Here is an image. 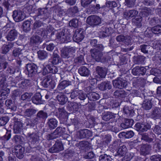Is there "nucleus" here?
Masks as SVG:
<instances>
[{"label": "nucleus", "instance_id": "obj_47", "mask_svg": "<svg viewBox=\"0 0 161 161\" xmlns=\"http://www.w3.org/2000/svg\"><path fill=\"white\" fill-rule=\"evenodd\" d=\"M79 92V90H72L70 92H68L66 90H65V94H70V97L71 99H74L76 98L77 97H78Z\"/></svg>", "mask_w": 161, "mask_h": 161}, {"label": "nucleus", "instance_id": "obj_8", "mask_svg": "<svg viewBox=\"0 0 161 161\" xmlns=\"http://www.w3.org/2000/svg\"><path fill=\"white\" fill-rule=\"evenodd\" d=\"M47 117V114L46 112L40 110L37 113L36 117L31 119V123L36 125L38 123H42Z\"/></svg>", "mask_w": 161, "mask_h": 161}, {"label": "nucleus", "instance_id": "obj_11", "mask_svg": "<svg viewBox=\"0 0 161 161\" xmlns=\"http://www.w3.org/2000/svg\"><path fill=\"white\" fill-rule=\"evenodd\" d=\"M42 86L44 88L53 89L55 86V83L53 80L50 76H47L44 77L41 82Z\"/></svg>", "mask_w": 161, "mask_h": 161}, {"label": "nucleus", "instance_id": "obj_27", "mask_svg": "<svg viewBox=\"0 0 161 161\" xmlns=\"http://www.w3.org/2000/svg\"><path fill=\"white\" fill-rule=\"evenodd\" d=\"M42 96L40 92L36 93L32 98V102L35 104H39L42 103Z\"/></svg>", "mask_w": 161, "mask_h": 161}, {"label": "nucleus", "instance_id": "obj_39", "mask_svg": "<svg viewBox=\"0 0 161 161\" xmlns=\"http://www.w3.org/2000/svg\"><path fill=\"white\" fill-rule=\"evenodd\" d=\"M127 148L125 145H123L120 147L117 153V155L119 157L124 156L126 153Z\"/></svg>", "mask_w": 161, "mask_h": 161}, {"label": "nucleus", "instance_id": "obj_15", "mask_svg": "<svg viewBox=\"0 0 161 161\" xmlns=\"http://www.w3.org/2000/svg\"><path fill=\"white\" fill-rule=\"evenodd\" d=\"M13 17L16 22H19L23 20L25 17L24 12L21 10H14L13 12Z\"/></svg>", "mask_w": 161, "mask_h": 161}, {"label": "nucleus", "instance_id": "obj_41", "mask_svg": "<svg viewBox=\"0 0 161 161\" xmlns=\"http://www.w3.org/2000/svg\"><path fill=\"white\" fill-rule=\"evenodd\" d=\"M61 135L60 132L58 131H53L51 134L47 135V139L48 140H51L58 137Z\"/></svg>", "mask_w": 161, "mask_h": 161}, {"label": "nucleus", "instance_id": "obj_23", "mask_svg": "<svg viewBox=\"0 0 161 161\" xmlns=\"http://www.w3.org/2000/svg\"><path fill=\"white\" fill-rule=\"evenodd\" d=\"M113 53H114V51H112L105 53L104 55H103L101 58L100 62H108L109 61H112L113 60V56L114 55Z\"/></svg>", "mask_w": 161, "mask_h": 161}, {"label": "nucleus", "instance_id": "obj_55", "mask_svg": "<svg viewBox=\"0 0 161 161\" xmlns=\"http://www.w3.org/2000/svg\"><path fill=\"white\" fill-rule=\"evenodd\" d=\"M158 70H159L156 68H153L150 69L148 67V69H147V72L150 71V74H148V73H147V75H153L154 76H157L158 75Z\"/></svg>", "mask_w": 161, "mask_h": 161}, {"label": "nucleus", "instance_id": "obj_6", "mask_svg": "<svg viewBox=\"0 0 161 161\" xmlns=\"http://www.w3.org/2000/svg\"><path fill=\"white\" fill-rule=\"evenodd\" d=\"M126 75H127L125 73H124L123 74L120 75L122 77H119L113 81V84L114 86L116 88H118L119 89H122L124 88H126L127 85V81L125 79H123L124 78H125Z\"/></svg>", "mask_w": 161, "mask_h": 161}, {"label": "nucleus", "instance_id": "obj_10", "mask_svg": "<svg viewBox=\"0 0 161 161\" xmlns=\"http://www.w3.org/2000/svg\"><path fill=\"white\" fill-rule=\"evenodd\" d=\"M86 23L91 26L94 27L101 24V19L99 16L92 15L88 16L86 19Z\"/></svg>", "mask_w": 161, "mask_h": 161}, {"label": "nucleus", "instance_id": "obj_36", "mask_svg": "<svg viewBox=\"0 0 161 161\" xmlns=\"http://www.w3.org/2000/svg\"><path fill=\"white\" fill-rule=\"evenodd\" d=\"M13 44L11 42H8V44L3 45L2 47V53L6 54L13 47Z\"/></svg>", "mask_w": 161, "mask_h": 161}, {"label": "nucleus", "instance_id": "obj_5", "mask_svg": "<svg viewBox=\"0 0 161 161\" xmlns=\"http://www.w3.org/2000/svg\"><path fill=\"white\" fill-rule=\"evenodd\" d=\"M37 69L38 67L36 64L29 63L26 65L24 72L28 77L33 78L37 74Z\"/></svg>", "mask_w": 161, "mask_h": 161}, {"label": "nucleus", "instance_id": "obj_9", "mask_svg": "<svg viewBox=\"0 0 161 161\" xmlns=\"http://www.w3.org/2000/svg\"><path fill=\"white\" fill-rule=\"evenodd\" d=\"M55 115L60 121L63 122L66 121L68 118V113L63 107L58 108L56 112Z\"/></svg>", "mask_w": 161, "mask_h": 161}, {"label": "nucleus", "instance_id": "obj_45", "mask_svg": "<svg viewBox=\"0 0 161 161\" xmlns=\"http://www.w3.org/2000/svg\"><path fill=\"white\" fill-rule=\"evenodd\" d=\"M41 37L37 35H33L30 39V43L31 45L36 44L41 42Z\"/></svg>", "mask_w": 161, "mask_h": 161}, {"label": "nucleus", "instance_id": "obj_25", "mask_svg": "<svg viewBox=\"0 0 161 161\" xmlns=\"http://www.w3.org/2000/svg\"><path fill=\"white\" fill-rule=\"evenodd\" d=\"M98 87L100 90L105 91L107 89H111L112 86L110 81H106L101 82L98 85Z\"/></svg>", "mask_w": 161, "mask_h": 161}, {"label": "nucleus", "instance_id": "obj_29", "mask_svg": "<svg viewBox=\"0 0 161 161\" xmlns=\"http://www.w3.org/2000/svg\"><path fill=\"white\" fill-rule=\"evenodd\" d=\"M18 32L15 29L11 30L8 33L6 38L8 41H12L17 37Z\"/></svg>", "mask_w": 161, "mask_h": 161}, {"label": "nucleus", "instance_id": "obj_2", "mask_svg": "<svg viewBox=\"0 0 161 161\" xmlns=\"http://www.w3.org/2000/svg\"><path fill=\"white\" fill-rule=\"evenodd\" d=\"M61 62V58L59 56L57 53H53L52 59H50L49 63L42 70V74L43 75L50 73L53 74H56L58 71L57 67L55 65L58 64Z\"/></svg>", "mask_w": 161, "mask_h": 161}, {"label": "nucleus", "instance_id": "obj_17", "mask_svg": "<svg viewBox=\"0 0 161 161\" xmlns=\"http://www.w3.org/2000/svg\"><path fill=\"white\" fill-rule=\"evenodd\" d=\"M25 124H23L22 122L20 121H15L13 125H10V128L12 127L13 128V131H21L22 130H26L29 125L27 123L26 124L27 127H24V125Z\"/></svg>", "mask_w": 161, "mask_h": 161}, {"label": "nucleus", "instance_id": "obj_12", "mask_svg": "<svg viewBox=\"0 0 161 161\" xmlns=\"http://www.w3.org/2000/svg\"><path fill=\"white\" fill-rule=\"evenodd\" d=\"M75 52V49L73 47H64L61 50V56L64 58H68L73 57Z\"/></svg>", "mask_w": 161, "mask_h": 161}, {"label": "nucleus", "instance_id": "obj_61", "mask_svg": "<svg viewBox=\"0 0 161 161\" xmlns=\"http://www.w3.org/2000/svg\"><path fill=\"white\" fill-rule=\"evenodd\" d=\"M6 78L3 72L0 71V86L3 85L5 82L6 81Z\"/></svg>", "mask_w": 161, "mask_h": 161}, {"label": "nucleus", "instance_id": "obj_35", "mask_svg": "<svg viewBox=\"0 0 161 161\" xmlns=\"http://www.w3.org/2000/svg\"><path fill=\"white\" fill-rule=\"evenodd\" d=\"M151 10L149 8L146 7L142 8L139 14L143 17H147L151 13Z\"/></svg>", "mask_w": 161, "mask_h": 161}, {"label": "nucleus", "instance_id": "obj_59", "mask_svg": "<svg viewBox=\"0 0 161 161\" xmlns=\"http://www.w3.org/2000/svg\"><path fill=\"white\" fill-rule=\"evenodd\" d=\"M78 98L80 100H84L87 97V95L82 90H79Z\"/></svg>", "mask_w": 161, "mask_h": 161}, {"label": "nucleus", "instance_id": "obj_62", "mask_svg": "<svg viewBox=\"0 0 161 161\" xmlns=\"http://www.w3.org/2000/svg\"><path fill=\"white\" fill-rule=\"evenodd\" d=\"M142 107L146 110H148L151 108L152 107V104L150 101H147L142 105Z\"/></svg>", "mask_w": 161, "mask_h": 161}, {"label": "nucleus", "instance_id": "obj_26", "mask_svg": "<svg viewBox=\"0 0 161 161\" xmlns=\"http://www.w3.org/2000/svg\"><path fill=\"white\" fill-rule=\"evenodd\" d=\"M142 17L141 16H136L132 19V24L136 26L137 28H140L142 26Z\"/></svg>", "mask_w": 161, "mask_h": 161}, {"label": "nucleus", "instance_id": "obj_18", "mask_svg": "<svg viewBox=\"0 0 161 161\" xmlns=\"http://www.w3.org/2000/svg\"><path fill=\"white\" fill-rule=\"evenodd\" d=\"M90 52L92 58L97 62H100L101 58L103 55V53L95 49H92Z\"/></svg>", "mask_w": 161, "mask_h": 161}, {"label": "nucleus", "instance_id": "obj_31", "mask_svg": "<svg viewBox=\"0 0 161 161\" xmlns=\"http://www.w3.org/2000/svg\"><path fill=\"white\" fill-rule=\"evenodd\" d=\"M78 72L82 76H88L90 74V71L86 67L82 66L79 69Z\"/></svg>", "mask_w": 161, "mask_h": 161}, {"label": "nucleus", "instance_id": "obj_43", "mask_svg": "<svg viewBox=\"0 0 161 161\" xmlns=\"http://www.w3.org/2000/svg\"><path fill=\"white\" fill-rule=\"evenodd\" d=\"M88 99L91 101H95L100 98L99 95L96 92H92L89 94Z\"/></svg>", "mask_w": 161, "mask_h": 161}, {"label": "nucleus", "instance_id": "obj_24", "mask_svg": "<svg viewBox=\"0 0 161 161\" xmlns=\"http://www.w3.org/2000/svg\"><path fill=\"white\" fill-rule=\"evenodd\" d=\"M123 111L125 115L127 117L133 116L135 113L134 109L128 106H124L123 108Z\"/></svg>", "mask_w": 161, "mask_h": 161}, {"label": "nucleus", "instance_id": "obj_28", "mask_svg": "<svg viewBox=\"0 0 161 161\" xmlns=\"http://www.w3.org/2000/svg\"><path fill=\"white\" fill-rule=\"evenodd\" d=\"M71 84V82L70 81L63 80L59 82L57 86V89L58 90L62 91Z\"/></svg>", "mask_w": 161, "mask_h": 161}, {"label": "nucleus", "instance_id": "obj_46", "mask_svg": "<svg viewBox=\"0 0 161 161\" xmlns=\"http://www.w3.org/2000/svg\"><path fill=\"white\" fill-rule=\"evenodd\" d=\"M10 92V89H7L6 90L0 92V100L2 101L5 100L7 97L8 94Z\"/></svg>", "mask_w": 161, "mask_h": 161}, {"label": "nucleus", "instance_id": "obj_20", "mask_svg": "<svg viewBox=\"0 0 161 161\" xmlns=\"http://www.w3.org/2000/svg\"><path fill=\"white\" fill-rule=\"evenodd\" d=\"M64 92H58L56 96V98L60 104L64 105L68 100V97L65 95Z\"/></svg>", "mask_w": 161, "mask_h": 161}, {"label": "nucleus", "instance_id": "obj_3", "mask_svg": "<svg viewBox=\"0 0 161 161\" xmlns=\"http://www.w3.org/2000/svg\"><path fill=\"white\" fill-rule=\"evenodd\" d=\"M107 72L104 69L101 67L97 66L96 68V71L94 72L92 76L89 78V82L91 85L94 86L97 84V81H101L105 77Z\"/></svg>", "mask_w": 161, "mask_h": 161}, {"label": "nucleus", "instance_id": "obj_54", "mask_svg": "<svg viewBox=\"0 0 161 161\" xmlns=\"http://www.w3.org/2000/svg\"><path fill=\"white\" fill-rule=\"evenodd\" d=\"M94 9L95 11L98 12V11H100V13L101 14H103L105 13L104 11H105V6L103 5L101 7H100V4H97L96 5V6L94 8Z\"/></svg>", "mask_w": 161, "mask_h": 161}, {"label": "nucleus", "instance_id": "obj_50", "mask_svg": "<svg viewBox=\"0 0 161 161\" xmlns=\"http://www.w3.org/2000/svg\"><path fill=\"white\" fill-rule=\"evenodd\" d=\"M151 115L153 118L157 119L160 117L161 113L159 110L157 108H156L152 111Z\"/></svg>", "mask_w": 161, "mask_h": 161}, {"label": "nucleus", "instance_id": "obj_49", "mask_svg": "<svg viewBox=\"0 0 161 161\" xmlns=\"http://www.w3.org/2000/svg\"><path fill=\"white\" fill-rule=\"evenodd\" d=\"M79 12L78 8L77 6H74L71 8L69 10V14L70 15L73 17L77 16Z\"/></svg>", "mask_w": 161, "mask_h": 161}, {"label": "nucleus", "instance_id": "obj_53", "mask_svg": "<svg viewBox=\"0 0 161 161\" xmlns=\"http://www.w3.org/2000/svg\"><path fill=\"white\" fill-rule=\"evenodd\" d=\"M69 24L70 27L77 28L79 26V20L76 19H73L70 21Z\"/></svg>", "mask_w": 161, "mask_h": 161}, {"label": "nucleus", "instance_id": "obj_38", "mask_svg": "<svg viewBox=\"0 0 161 161\" xmlns=\"http://www.w3.org/2000/svg\"><path fill=\"white\" fill-rule=\"evenodd\" d=\"M115 118V116L114 114H113L112 112H107L104 113L102 117V119L103 120L107 121L111 119H114Z\"/></svg>", "mask_w": 161, "mask_h": 161}, {"label": "nucleus", "instance_id": "obj_4", "mask_svg": "<svg viewBox=\"0 0 161 161\" xmlns=\"http://www.w3.org/2000/svg\"><path fill=\"white\" fill-rule=\"evenodd\" d=\"M38 12L37 13L36 15H35L33 17L34 19H36L37 17L39 19L38 20H36L34 24V28L36 29L40 27L42 24L41 21H40V19H42L44 21L47 19L49 16V13L48 11L47 8H40L38 9Z\"/></svg>", "mask_w": 161, "mask_h": 161}, {"label": "nucleus", "instance_id": "obj_32", "mask_svg": "<svg viewBox=\"0 0 161 161\" xmlns=\"http://www.w3.org/2000/svg\"><path fill=\"white\" fill-rule=\"evenodd\" d=\"M133 121V120L126 119H125V123H122L120 124V126L122 128L121 130L126 129L131 127L132 125Z\"/></svg>", "mask_w": 161, "mask_h": 161}, {"label": "nucleus", "instance_id": "obj_51", "mask_svg": "<svg viewBox=\"0 0 161 161\" xmlns=\"http://www.w3.org/2000/svg\"><path fill=\"white\" fill-rule=\"evenodd\" d=\"M112 159L110 156L105 154L101 155L99 158V161H112Z\"/></svg>", "mask_w": 161, "mask_h": 161}, {"label": "nucleus", "instance_id": "obj_58", "mask_svg": "<svg viewBox=\"0 0 161 161\" xmlns=\"http://www.w3.org/2000/svg\"><path fill=\"white\" fill-rule=\"evenodd\" d=\"M5 104L8 109L12 110L14 109V103L12 100H7L5 102Z\"/></svg>", "mask_w": 161, "mask_h": 161}, {"label": "nucleus", "instance_id": "obj_42", "mask_svg": "<svg viewBox=\"0 0 161 161\" xmlns=\"http://www.w3.org/2000/svg\"><path fill=\"white\" fill-rule=\"evenodd\" d=\"M31 22L28 20L25 21L23 24V31L26 32L30 31L31 29Z\"/></svg>", "mask_w": 161, "mask_h": 161}, {"label": "nucleus", "instance_id": "obj_44", "mask_svg": "<svg viewBox=\"0 0 161 161\" xmlns=\"http://www.w3.org/2000/svg\"><path fill=\"white\" fill-rule=\"evenodd\" d=\"M57 120L53 118L50 119L48 122L49 126L51 130L55 128L57 126Z\"/></svg>", "mask_w": 161, "mask_h": 161}, {"label": "nucleus", "instance_id": "obj_7", "mask_svg": "<svg viewBox=\"0 0 161 161\" xmlns=\"http://www.w3.org/2000/svg\"><path fill=\"white\" fill-rule=\"evenodd\" d=\"M31 84L30 80L23 77H17L16 78L15 86L23 90L27 89Z\"/></svg>", "mask_w": 161, "mask_h": 161}, {"label": "nucleus", "instance_id": "obj_63", "mask_svg": "<svg viewBox=\"0 0 161 161\" xmlns=\"http://www.w3.org/2000/svg\"><path fill=\"white\" fill-rule=\"evenodd\" d=\"M32 95V93H31L25 92L21 96V99L23 100H28Z\"/></svg>", "mask_w": 161, "mask_h": 161}, {"label": "nucleus", "instance_id": "obj_57", "mask_svg": "<svg viewBox=\"0 0 161 161\" xmlns=\"http://www.w3.org/2000/svg\"><path fill=\"white\" fill-rule=\"evenodd\" d=\"M153 34H158L161 33V25H158L152 28Z\"/></svg>", "mask_w": 161, "mask_h": 161}, {"label": "nucleus", "instance_id": "obj_52", "mask_svg": "<svg viewBox=\"0 0 161 161\" xmlns=\"http://www.w3.org/2000/svg\"><path fill=\"white\" fill-rule=\"evenodd\" d=\"M37 53L38 58L41 60L45 59L47 56V52L44 50H39Z\"/></svg>", "mask_w": 161, "mask_h": 161}, {"label": "nucleus", "instance_id": "obj_21", "mask_svg": "<svg viewBox=\"0 0 161 161\" xmlns=\"http://www.w3.org/2000/svg\"><path fill=\"white\" fill-rule=\"evenodd\" d=\"M151 149V146L147 143L142 144L140 149V154L144 156L149 154Z\"/></svg>", "mask_w": 161, "mask_h": 161}, {"label": "nucleus", "instance_id": "obj_30", "mask_svg": "<svg viewBox=\"0 0 161 161\" xmlns=\"http://www.w3.org/2000/svg\"><path fill=\"white\" fill-rule=\"evenodd\" d=\"M78 147L81 150L86 151L91 148L90 144L87 141H82L78 143Z\"/></svg>", "mask_w": 161, "mask_h": 161}, {"label": "nucleus", "instance_id": "obj_48", "mask_svg": "<svg viewBox=\"0 0 161 161\" xmlns=\"http://www.w3.org/2000/svg\"><path fill=\"white\" fill-rule=\"evenodd\" d=\"M145 59V57L143 56H138L134 58L135 63L138 64H144Z\"/></svg>", "mask_w": 161, "mask_h": 161}, {"label": "nucleus", "instance_id": "obj_19", "mask_svg": "<svg viewBox=\"0 0 161 161\" xmlns=\"http://www.w3.org/2000/svg\"><path fill=\"white\" fill-rule=\"evenodd\" d=\"M101 30L100 35L103 38L109 36L112 33V28L109 26L105 25L103 26L101 28Z\"/></svg>", "mask_w": 161, "mask_h": 161}, {"label": "nucleus", "instance_id": "obj_60", "mask_svg": "<svg viewBox=\"0 0 161 161\" xmlns=\"http://www.w3.org/2000/svg\"><path fill=\"white\" fill-rule=\"evenodd\" d=\"M9 120V118L8 116L3 117L0 118V125L4 126L5 125Z\"/></svg>", "mask_w": 161, "mask_h": 161}, {"label": "nucleus", "instance_id": "obj_34", "mask_svg": "<svg viewBox=\"0 0 161 161\" xmlns=\"http://www.w3.org/2000/svg\"><path fill=\"white\" fill-rule=\"evenodd\" d=\"M138 14V12L137 10L133 9L128 11V12H125L124 13V15L128 19H130V18L135 17L137 16Z\"/></svg>", "mask_w": 161, "mask_h": 161}, {"label": "nucleus", "instance_id": "obj_14", "mask_svg": "<svg viewBox=\"0 0 161 161\" xmlns=\"http://www.w3.org/2000/svg\"><path fill=\"white\" fill-rule=\"evenodd\" d=\"M146 72L147 69L144 67L136 66L132 70V73L134 75H144Z\"/></svg>", "mask_w": 161, "mask_h": 161}, {"label": "nucleus", "instance_id": "obj_56", "mask_svg": "<svg viewBox=\"0 0 161 161\" xmlns=\"http://www.w3.org/2000/svg\"><path fill=\"white\" fill-rule=\"evenodd\" d=\"M161 22V20L157 17L152 18L149 21V24L151 25H155L157 24H159Z\"/></svg>", "mask_w": 161, "mask_h": 161}, {"label": "nucleus", "instance_id": "obj_22", "mask_svg": "<svg viewBox=\"0 0 161 161\" xmlns=\"http://www.w3.org/2000/svg\"><path fill=\"white\" fill-rule=\"evenodd\" d=\"M29 136L31 138V144H29L30 147L32 148L36 147L39 143V137L36 135L33 136V134L29 135Z\"/></svg>", "mask_w": 161, "mask_h": 161}, {"label": "nucleus", "instance_id": "obj_64", "mask_svg": "<svg viewBox=\"0 0 161 161\" xmlns=\"http://www.w3.org/2000/svg\"><path fill=\"white\" fill-rule=\"evenodd\" d=\"M150 159L151 161H161V155H153L151 156Z\"/></svg>", "mask_w": 161, "mask_h": 161}, {"label": "nucleus", "instance_id": "obj_16", "mask_svg": "<svg viewBox=\"0 0 161 161\" xmlns=\"http://www.w3.org/2000/svg\"><path fill=\"white\" fill-rule=\"evenodd\" d=\"M63 150V147L61 142L57 140L53 146L48 151L51 153H57Z\"/></svg>", "mask_w": 161, "mask_h": 161}, {"label": "nucleus", "instance_id": "obj_33", "mask_svg": "<svg viewBox=\"0 0 161 161\" xmlns=\"http://www.w3.org/2000/svg\"><path fill=\"white\" fill-rule=\"evenodd\" d=\"M114 95L116 98H123L126 96L127 94L124 90L118 89L114 92Z\"/></svg>", "mask_w": 161, "mask_h": 161}, {"label": "nucleus", "instance_id": "obj_37", "mask_svg": "<svg viewBox=\"0 0 161 161\" xmlns=\"http://www.w3.org/2000/svg\"><path fill=\"white\" fill-rule=\"evenodd\" d=\"M133 131H124L120 133L119 134V138H131L134 135Z\"/></svg>", "mask_w": 161, "mask_h": 161}, {"label": "nucleus", "instance_id": "obj_13", "mask_svg": "<svg viewBox=\"0 0 161 161\" xmlns=\"http://www.w3.org/2000/svg\"><path fill=\"white\" fill-rule=\"evenodd\" d=\"M12 152L17 157L22 159L24 157L25 148L20 145H16L13 148Z\"/></svg>", "mask_w": 161, "mask_h": 161}, {"label": "nucleus", "instance_id": "obj_40", "mask_svg": "<svg viewBox=\"0 0 161 161\" xmlns=\"http://www.w3.org/2000/svg\"><path fill=\"white\" fill-rule=\"evenodd\" d=\"M36 112V110L33 108H27L25 111L24 114L25 116L31 117L33 116Z\"/></svg>", "mask_w": 161, "mask_h": 161}, {"label": "nucleus", "instance_id": "obj_1", "mask_svg": "<svg viewBox=\"0 0 161 161\" xmlns=\"http://www.w3.org/2000/svg\"><path fill=\"white\" fill-rule=\"evenodd\" d=\"M72 33V32L70 31L69 29H63L61 31H58L56 34V39L61 43H67L70 42L72 38L76 42H81L84 38L85 32L83 29H77L73 35Z\"/></svg>", "mask_w": 161, "mask_h": 161}]
</instances>
